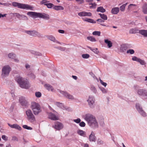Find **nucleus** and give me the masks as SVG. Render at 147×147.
I'll return each instance as SVG.
<instances>
[{"label": "nucleus", "instance_id": "obj_1", "mask_svg": "<svg viewBox=\"0 0 147 147\" xmlns=\"http://www.w3.org/2000/svg\"><path fill=\"white\" fill-rule=\"evenodd\" d=\"M82 117L90 126L94 128L98 127V124L97 120L95 116L92 114L86 113L82 115Z\"/></svg>", "mask_w": 147, "mask_h": 147}, {"label": "nucleus", "instance_id": "obj_2", "mask_svg": "<svg viewBox=\"0 0 147 147\" xmlns=\"http://www.w3.org/2000/svg\"><path fill=\"white\" fill-rule=\"evenodd\" d=\"M16 80L22 88L27 89L30 86V82L28 80L23 78L20 76H18L16 77Z\"/></svg>", "mask_w": 147, "mask_h": 147}, {"label": "nucleus", "instance_id": "obj_3", "mask_svg": "<svg viewBox=\"0 0 147 147\" xmlns=\"http://www.w3.org/2000/svg\"><path fill=\"white\" fill-rule=\"evenodd\" d=\"M30 108L34 114L38 115L42 111V109L40 104L35 102H32L30 105Z\"/></svg>", "mask_w": 147, "mask_h": 147}, {"label": "nucleus", "instance_id": "obj_4", "mask_svg": "<svg viewBox=\"0 0 147 147\" xmlns=\"http://www.w3.org/2000/svg\"><path fill=\"white\" fill-rule=\"evenodd\" d=\"M12 5L14 7H17L18 8L26 10H33L34 7L30 5L27 4L15 2L12 3Z\"/></svg>", "mask_w": 147, "mask_h": 147}, {"label": "nucleus", "instance_id": "obj_5", "mask_svg": "<svg viewBox=\"0 0 147 147\" xmlns=\"http://www.w3.org/2000/svg\"><path fill=\"white\" fill-rule=\"evenodd\" d=\"M25 115L26 118L31 123H34L36 122L34 115L31 109H27L25 112Z\"/></svg>", "mask_w": 147, "mask_h": 147}, {"label": "nucleus", "instance_id": "obj_6", "mask_svg": "<svg viewBox=\"0 0 147 147\" xmlns=\"http://www.w3.org/2000/svg\"><path fill=\"white\" fill-rule=\"evenodd\" d=\"M11 70V68L10 65H6L3 66L1 70L2 77L5 78L8 77Z\"/></svg>", "mask_w": 147, "mask_h": 147}, {"label": "nucleus", "instance_id": "obj_7", "mask_svg": "<svg viewBox=\"0 0 147 147\" xmlns=\"http://www.w3.org/2000/svg\"><path fill=\"white\" fill-rule=\"evenodd\" d=\"M86 101L88 102V105L90 108L93 109L94 108L95 99L94 96L89 95L86 100Z\"/></svg>", "mask_w": 147, "mask_h": 147}, {"label": "nucleus", "instance_id": "obj_8", "mask_svg": "<svg viewBox=\"0 0 147 147\" xmlns=\"http://www.w3.org/2000/svg\"><path fill=\"white\" fill-rule=\"evenodd\" d=\"M136 108L140 115L144 117L147 116V114L145 111L143 109L141 105L139 103L136 104Z\"/></svg>", "mask_w": 147, "mask_h": 147}, {"label": "nucleus", "instance_id": "obj_9", "mask_svg": "<svg viewBox=\"0 0 147 147\" xmlns=\"http://www.w3.org/2000/svg\"><path fill=\"white\" fill-rule=\"evenodd\" d=\"M25 32L29 35L33 36L42 37V35L36 30H25Z\"/></svg>", "mask_w": 147, "mask_h": 147}, {"label": "nucleus", "instance_id": "obj_10", "mask_svg": "<svg viewBox=\"0 0 147 147\" xmlns=\"http://www.w3.org/2000/svg\"><path fill=\"white\" fill-rule=\"evenodd\" d=\"M58 92L59 93L63 94L64 97L68 99L71 100H73L74 99V97L72 95L66 91L58 90Z\"/></svg>", "mask_w": 147, "mask_h": 147}, {"label": "nucleus", "instance_id": "obj_11", "mask_svg": "<svg viewBox=\"0 0 147 147\" xmlns=\"http://www.w3.org/2000/svg\"><path fill=\"white\" fill-rule=\"evenodd\" d=\"M52 127L57 130H59L63 128L64 125L62 123L57 121L55 122L54 125H53Z\"/></svg>", "mask_w": 147, "mask_h": 147}, {"label": "nucleus", "instance_id": "obj_12", "mask_svg": "<svg viewBox=\"0 0 147 147\" xmlns=\"http://www.w3.org/2000/svg\"><path fill=\"white\" fill-rule=\"evenodd\" d=\"M38 18H41L45 20H48L50 18L49 15L45 13H38Z\"/></svg>", "mask_w": 147, "mask_h": 147}, {"label": "nucleus", "instance_id": "obj_13", "mask_svg": "<svg viewBox=\"0 0 147 147\" xmlns=\"http://www.w3.org/2000/svg\"><path fill=\"white\" fill-rule=\"evenodd\" d=\"M54 104L63 110H69V108L65 106L62 103L56 102H55Z\"/></svg>", "mask_w": 147, "mask_h": 147}, {"label": "nucleus", "instance_id": "obj_14", "mask_svg": "<svg viewBox=\"0 0 147 147\" xmlns=\"http://www.w3.org/2000/svg\"><path fill=\"white\" fill-rule=\"evenodd\" d=\"M8 125L12 128L16 129L19 131H20L22 130V128L19 125L16 123H15L12 125L8 123Z\"/></svg>", "mask_w": 147, "mask_h": 147}, {"label": "nucleus", "instance_id": "obj_15", "mask_svg": "<svg viewBox=\"0 0 147 147\" xmlns=\"http://www.w3.org/2000/svg\"><path fill=\"white\" fill-rule=\"evenodd\" d=\"M27 14L33 18H38V13L29 11L27 13Z\"/></svg>", "mask_w": 147, "mask_h": 147}, {"label": "nucleus", "instance_id": "obj_16", "mask_svg": "<svg viewBox=\"0 0 147 147\" xmlns=\"http://www.w3.org/2000/svg\"><path fill=\"white\" fill-rule=\"evenodd\" d=\"M48 118L53 120H57L58 119V117L55 114L52 113H48Z\"/></svg>", "mask_w": 147, "mask_h": 147}, {"label": "nucleus", "instance_id": "obj_17", "mask_svg": "<svg viewBox=\"0 0 147 147\" xmlns=\"http://www.w3.org/2000/svg\"><path fill=\"white\" fill-rule=\"evenodd\" d=\"M78 15L80 16H91L92 13L90 12H87L86 11H83L78 13Z\"/></svg>", "mask_w": 147, "mask_h": 147}, {"label": "nucleus", "instance_id": "obj_18", "mask_svg": "<svg viewBox=\"0 0 147 147\" xmlns=\"http://www.w3.org/2000/svg\"><path fill=\"white\" fill-rule=\"evenodd\" d=\"M77 133L78 135L83 137H86V132L82 130L78 129L77 131Z\"/></svg>", "mask_w": 147, "mask_h": 147}, {"label": "nucleus", "instance_id": "obj_19", "mask_svg": "<svg viewBox=\"0 0 147 147\" xmlns=\"http://www.w3.org/2000/svg\"><path fill=\"white\" fill-rule=\"evenodd\" d=\"M98 122L100 124L101 126H103L105 125L104 117L103 116H100L98 118Z\"/></svg>", "mask_w": 147, "mask_h": 147}, {"label": "nucleus", "instance_id": "obj_20", "mask_svg": "<svg viewBox=\"0 0 147 147\" xmlns=\"http://www.w3.org/2000/svg\"><path fill=\"white\" fill-rule=\"evenodd\" d=\"M47 38L50 40L54 42L61 44L60 42L57 40L55 38L51 35L48 36L47 37Z\"/></svg>", "mask_w": 147, "mask_h": 147}, {"label": "nucleus", "instance_id": "obj_21", "mask_svg": "<svg viewBox=\"0 0 147 147\" xmlns=\"http://www.w3.org/2000/svg\"><path fill=\"white\" fill-rule=\"evenodd\" d=\"M96 140V138L95 136V134L92 131L89 136V140L90 142H95Z\"/></svg>", "mask_w": 147, "mask_h": 147}, {"label": "nucleus", "instance_id": "obj_22", "mask_svg": "<svg viewBox=\"0 0 147 147\" xmlns=\"http://www.w3.org/2000/svg\"><path fill=\"white\" fill-rule=\"evenodd\" d=\"M128 45L126 44H122L121 45L120 48V50L121 51L124 52L128 48Z\"/></svg>", "mask_w": 147, "mask_h": 147}, {"label": "nucleus", "instance_id": "obj_23", "mask_svg": "<svg viewBox=\"0 0 147 147\" xmlns=\"http://www.w3.org/2000/svg\"><path fill=\"white\" fill-rule=\"evenodd\" d=\"M137 32L139 33L145 37H147V30H137Z\"/></svg>", "mask_w": 147, "mask_h": 147}, {"label": "nucleus", "instance_id": "obj_24", "mask_svg": "<svg viewBox=\"0 0 147 147\" xmlns=\"http://www.w3.org/2000/svg\"><path fill=\"white\" fill-rule=\"evenodd\" d=\"M119 7H115L111 9V12L113 14H117L119 12Z\"/></svg>", "mask_w": 147, "mask_h": 147}, {"label": "nucleus", "instance_id": "obj_25", "mask_svg": "<svg viewBox=\"0 0 147 147\" xmlns=\"http://www.w3.org/2000/svg\"><path fill=\"white\" fill-rule=\"evenodd\" d=\"M7 57L8 59H13L14 58L16 57V55L14 53L11 52L7 54Z\"/></svg>", "mask_w": 147, "mask_h": 147}, {"label": "nucleus", "instance_id": "obj_26", "mask_svg": "<svg viewBox=\"0 0 147 147\" xmlns=\"http://www.w3.org/2000/svg\"><path fill=\"white\" fill-rule=\"evenodd\" d=\"M146 90L145 89H139L136 90V92L138 95L142 96Z\"/></svg>", "mask_w": 147, "mask_h": 147}, {"label": "nucleus", "instance_id": "obj_27", "mask_svg": "<svg viewBox=\"0 0 147 147\" xmlns=\"http://www.w3.org/2000/svg\"><path fill=\"white\" fill-rule=\"evenodd\" d=\"M98 88L102 93L106 94L108 92L107 88L106 89L101 86H99Z\"/></svg>", "mask_w": 147, "mask_h": 147}, {"label": "nucleus", "instance_id": "obj_28", "mask_svg": "<svg viewBox=\"0 0 147 147\" xmlns=\"http://www.w3.org/2000/svg\"><path fill=\"white\" fill-rule=\"evenodd\" d=\"M105 42L107 44L108 48H110L112 46V43L111 41L108 39L104 40Z\"/></svg>", "mask_w": 147, "mask_h": 147}, {"label": "nucleus", "instance_id": "obj_29", "mask_svg": "<svg viewBox=\"0 0 147 147\" xmlns=\"http://www.w3.org/2000/svg\"><path fill=\"white\" fill-rule=\"evenodd\" d=\"M90 89L94 94H96L97 93V89L94 86L92 85H91L90 87Z\"/></svg>", "mask_w": 147, "mask_h": 147}, {"label": "nucleus", "instance_id": "obj_30", "mask_svg": "<svg viewBox=\"0 0 147 147\" xmlns=\"http://www.w3.org/2000/svg\"><path fill=\"white\" fill-rule=\"evenodd\" d=\"M45 87L46 89L49 91H53V88L51 85L49 84H46L45 85Z\"/></svg>", "mask_w": 147, "mask_h": 147}, {"label": "nucleus", "instance_id": "obj_31", "mask_svg": "<svg viewBox=\"0 0 147 147\" xmlns=\"http://www.w3.org/2000/svg\"><path fill=\"white\" fill-rule=\"evenodd\" d=\"M142 11L145 14H147V4H145L143 6Z\"/></svg>", "mask_w": 147, "mask_h": 147}, {"label": "nucleus", "instance_id": "obj_32", "mask_svg": "<svg viewBox=\"0 0 147 147\" xmlns=\"http://www.w3.org/2000/svg\"><path fill=\"white\" fill-rule=\"evenodd\" d=\"M83 20L85 22H88L92 23H96V21H94L93 20L90 18H86L85 19H83Z\"/></svg>", "mask_w": 147, "mask_h": 147}, {"label": "nucleus", "instance_id": "obj_33", "mask_svg": "<svg viewBox=\"0 0 147 147\" xmlns=\"http://www.w3.org/2000/svg\"><path fill=\"white\" fill-rule=\"evenodd\" d=\"M105 9L102 6L98 7L97 9V12H100L102 13L105 12Z\"/></svg>", "mask_w": 147, "mask_h": 147}, {"label": "nucleus", "instance_id": "obj_34", "mask_svg": "<svg viewBox=\"0 0 147 147\" xmlns=\"http://www.w3.org/2000/svg\"><path fill=\"white\" fill-rule=\"evenodd\" d=\"M10 15L11 16H16L18 19H20L21 18V15H20L18 13H10Z\"/></svg>", "mask_w": 147, "mask_h": 147}, {"label": "nucleus", "instance_id": "obj_35", "mask_svg": "<svg viewBox=\"0 0 147 147\" xmlns=\"http://www.w3.org/2000/svg\"><path fill=\"white\" fill-rule=\"evenodd\" d=\"M87 39L92 42H96V39L92 36H88L87 37Z\"/></svg>", "mask_w": 147, "mask_h": 147}, {"label": "nucleus", "instance_id": "obj_36", "mask_svg": "<svg viewBox=\"0 0 147 147\" xmlns=\"http://www.w3.org/2000/svg\"><path fill=\"white\" fill-rule=\"evenodd\" d=\"M54 9L56 10H63L64 9V8L61 6H55L54 7Z\"/></svg>", "mask_w": 147, "mask_h": 147}, {"label": "nucleus", "instance_id": "obj_37", "mask_svg": "<svg viewBox=\"0 0 147 147\" xmlns=\"http://www.w3.org/2000/svg\"><path fill=\"white\" fill-rule=\"evenodd\" d=\"M98 14L102 19L104 20H107V17L106 15L101 13H99Z\"/></svg>", "mask_w": 147, "mask_h": 147}, {"label": "nucleus", "instance_id": "obj_38", "mask_svg": "<svg viewBox=\"0 0 147 147\" xmlns=\"http://www.w3.org/2000/svg\"><path fill=\"white\" fill-rule=\"evenodd\" d=\"M88 48L94 53L98 54L99 53V51H98L97 48L92 49L90 47H88Z\"/></svg>", "mask_w": 147, "mask_h": 147}, {"label": "nucleus", "instance_id": "obj_39", "mask_svg": "<svg viewBox=\"0 0 147 147\" xmlns=\"http://www.w3.org/2000/svg\"><path fill=\"white\" fill-rule=\"evenodd\" d=\"M127 4V3L123 4L120 7V10L121 11H124L125 9V7Z\"/></svg>", "mask_w": 147, "mask_h": 147}, {"label": "nucleus", "instance_id": "obj_40", "mask_svg": "<svg viewBox=\"0 0 147 147\" xmlns=\"http://www.w3.org/2000/svg\"><path fill=\"white\" fill-rule=\"evenodd\" d=\"M0 5H2L6 7H9L11 5V3H8L0 2Z\"/></svg>", "mask_w": 147, "mask_h": 147}, {"label": "nucleus", "instance_id": "obj_41", "mask_svg": "<svg viewBox=\"0 0 147 147\" xmlns=\"http://www.w3.org/2000/svg\"><path fill=\"white\" fill-rule=\"evenodd\" d=\"M35 96L37 98H40L42 96V94L40 92H36L35 93Z\"/></svg>", "mask_w": 147, "mask_h": 147}, {"label": "nucleus", "instance_id": "obj_42", "mask_svg": "<svg viewBox=\"0 0 147 147\" xmlns=\"http://www.w3.org/2000/svg\"><path fill=\"white\" fill-rule=\"evenodd\" d=\"M138 62H139L140 64L142 65H145L146 64V63L145 62L144 60L141 59L140 58L139 59Z\"/></svg>", "mask_w": 147, "mask_h": 147}, {"label": "nucleus", "instance_id": "obj_43", "mask_svg": "<svg viewBox=\"0 0 147 147\" xmlns=\"http://www.w3.org/2000/svg\"><path fill=\"white\" fill-rule=\"evenodd\" d=\"M92 34L94 35H97L99 36H100V32L99 31H95L92 32Z\"/></svg>", "mask_w": 147, "mask_h": 147}, {"label": "nucleus", "instance_id": "obj_44", "mask_svg": "<svg viewBox=\"0 0 147 147\" xmlns=\"http://www.w3.org/2000/svg\"><path fill=\"white\" fill-rule=\"evenodd\" d=\"M82 57L84 59H87L89 57L90 55L89 54H83L82 55Z\"/></svg>", "mask_w": 147, "mask_h": 147}, {"label": "nucleus", "instance_id": "obj_45", "mask_svg": "<svg viewBox=\"0 0 147 147\" xmlns=\"http://www.w3.org/2000/svg\"><path fill=\"white\" fill-rule=\"evenodd\" d=\"M134 51L133 49H130L128 50L127 51V53H129L130 54H133L134 53Z\"/></svg>", "mask_w": 147, "mask_h": 147}, {"label": "nucleus", "instance_id": "obj_46", "mask_svg": "<svg viewBox=\"0 0 147 147\" xmlns=\"http://www.w3.org/2000/svg\"><path fill=\"white\" fill-rule=\"evenodd\" d=\"M23 128L25 129H26L28 130H32V128L29 126H28L27 125H24L23 126Z\"/></svg>", "mask_w": 147, "mask_h": 147}, {"label": "nucleus", "instance_id": "obj_47", "mask_svg": "<svg viewBox=\"0 0 147 147\" xmlns=\"http://www.w3.org/2000/svg\"><path fill=\"white\" fill-rule=\"evenodd\" d=\"M100 82L101 84L103 86H104L105 87H106V86L107 85V83L104 82L102 80L100 79Z\"/></svg>", "mask_w": 147, "mask_h": 147}, {"label": "nucleus", "instance_id": "obj_48", "mask_svg": "<svg viewBox=\"0 0 147 147\" xmlns=\"http://www.w3.org/2000/svg\"><path fill=\"white\" fill-rule=\"evenodd\" d=\"M45 5L47 6L48 8H51L54 5L51 3H47V4H45Z\"/></svg>", "mask_w": 147, "mask_h": 147}, {"label": "nucleus", "instance_id": "obj_49", "mask_svg": "<svg viewBox=\"0 0 147 147\" xmlns=\"http://www.w3.org/2000/svg\"><path fill=\"white\" fill-rule=\"evenodd\" d=\"M2 138L5 141H7L8 140V137L5 135H3L2 136Z\"/></svg>", "mask_w": 147, "mask_h": 147}, {"label": "nucleus", "instance_id": "obj_50", "mask_svg": "<svg viewBox=\"0 0 147 147\" xmlns=\"http://www.w3.org/2000/svg\"><path fill=\"white\" fill-rule=\"evenodd\" d=\"M139 59V58H138L136 56H133L132 57V59L133 61H135L138 62Z\"/></svg>", "mask_w": 147, "mask_h": 147}, {"label": "nucleus", "instance_id": "obj_51", "mask_svg": "<svg viewBox=\"0 0 147 147\" xmlns=\"http://www.w3.org/2000/svg\"><path fill=\"white\" fill-rule=\"evenodd\" d=\"M97 143L99 145H101L103 144V142L101 139H98L97 140Z\"/></svg>", "mask_w": 147, "mask_h": 147}, {"label": "nucleus", "instance_id": "obj_52", "mask_svg": "<svg viewBox=\"0 0 147 147\" xmlns=\"http://www.w3.org/2000/svg\"><path fill=\"white\" fill-rule=\"evenodd\" d=\"M73 121L77 123H79L80 122L81 119L80 118H78L77 119H74Z\"/></svg>", "mask_w": 147, "mask_h": 147}, {"label": "nucleus", "instance_id": "obj_53", "mask_svg": "<svg viewBox=\"0 0 147 147\" xmlns=\"http://www.w3.org/2000/svg\"><path fill=\"white\" fill-rule=\"evenodd\" d=\"M25 100V98L24 97H20L19 99V101L20 103H22L24 102Z\"/></svg>", "mask_w": 147, "mask_h": 147}, {"label": "nucleus", "instance_id": "obj_54", "mask_svg": "<svg viewBox=\"0 0 147 147\" xmlns=\"http://www.w3.org/2000/svg\"><path fill=\"white\" fill-rule=\"evenodd\" d=\"M79 125L81 127H84L86 125L85 123L83 121L80 122L79 123Z\"/></svg>", "mask_w": 147, "mask_h": 147}, {"label": "nucleus", "instance_id": "obj_55", "mask_svg": "<svg viewBox=\"0 0 147 147\" xmlns=\"http://www.w3.org/2000/svg\"><path fill=\"white\" fill-rule=\"evenodd\" d=\"M90 5H91L92 6H90V8H96V4L95 3H93L90 4Z\"/></svg>", "mask_w": 147, "mask_h": 147}, {"label": "nucleus", "instance_id": "obj_56", "mask_svg": "<svg viewBox=\"0 0 147 147\" xmlns=\"http://www.w3.org/2000/svg\"><path fill=\"white\" fill-rule=\"evenodd\" d=\"M97 21L98 23L99 24H101L102 23H103L104 22V21L102 19H98L97 20Z\"/></svg>", "mask_w": 147, "mask_h": 147}, {"label": "nucleus", "instance_id": "obj_57", "mask_svg": "<svg viewBox=\"0 0 147 147\" xmlns=\"http://www.w3.org/2000/svg\"><path fill=\"white\" fill-rule=\"evenodd\" d=\"M129 32L130 34H134L137 32V31L136 32L135 29H132L129 30Z\"/></svg>", "mask_w": 147, "mask_h": 147}, {"label": "nucleus", "instance_id": "obj_58", "mask_svg": "<svg viewBox=\"0 0 147 147\" xmlns=\"http://www.w3.org/2000/svg\"><path fill=\"white\" fill-rule=\"evenodd\" d=\"M145 98L147 99V92L146 90L142 96Z\"/></svg>", "mask_w": 147, "mask_h": 147}, {"label": "nucleus", "instance_id": "obj_59", "mask_svg": "<svg viewBox=\"0 0 147 147\" xmlns=\"http://www.w3.org/2000/svg\"><path fill=\"white\" fill-rule=\"evenodd\" d=\"M89 74L90 75L93 77L94 79H97V78L96 77L95 75H94V74L92 72H90L89 73Z\"/></svg>", "mask_w": 147, "mask_h": 147}, {"label": "nucleus", "instance_id": "obj_60", "mask_svg": "<svg viewBox=\"0 0 147 147\" xmlns=\"http://www.w3.org/2000/svg\"><path fill=\"white\" fill-rule=\"evenodd\" d=\"M47 2L48 1L47 0H43L40 3L42 4H44L45 5V4H47Z\"/></svg>", "mask_w": 147, "mask_h": 147}, {"label": "nucleus", "instance_id": "obj_61", "mask_svg": "<svg viewBox=\"0 0 147 147\" xmlns=\"http://www.w3.org/2000/svg\"><path fill=\"white\" fill-rule=\"evenodd\" d=\"M13 61L16 63H18L19 62V60L18 59V58H17V57H15L13 59Z\"/></svg>", "mask_w": 147, "mask_h": 147}, {"label": "nucleus", "instance_id": "obj_62", "mask_svg": "<svg viewBox=\"0 0 147 147\" xmlns=\"http://www.w3.org/2000/svg\"><path fill=\"white\" fill-rule=\"evenodd\" d=\"M12 140L13 141H18V139L16 137L13 136L12 137Z\"/></svg>", "mask_w": 147, "mask_h": 147}, {"label": "nucleus", "instance_id": "obj_63", "mask_svg": "<svg viewBox=\"0 0 147 147\" xmlns=\"http://www.w3.org/2000/svg\"><path fill=\"white\" fill-rule=\"evenodd\" d=\"M57 48L62 51H64L65 50V48L63 47H57Z\"/></svg>", "mask_w": 147, "mask_h": 147}, {"label": "nucleus", "instance_id": "obj_64", "mask_svg": "<svg viewBox=\"0 0 147 147\" xmlns=\"http://www.w3.org/2000/svg\"><path fill=\"white\" fill-rule=\"evenodd\" d=\"M21 18H23L25 20H28V18L26 16L23 15H21Z\"/></svg>", "mask_w": 147, "mask_h": 147}]
</instances>
